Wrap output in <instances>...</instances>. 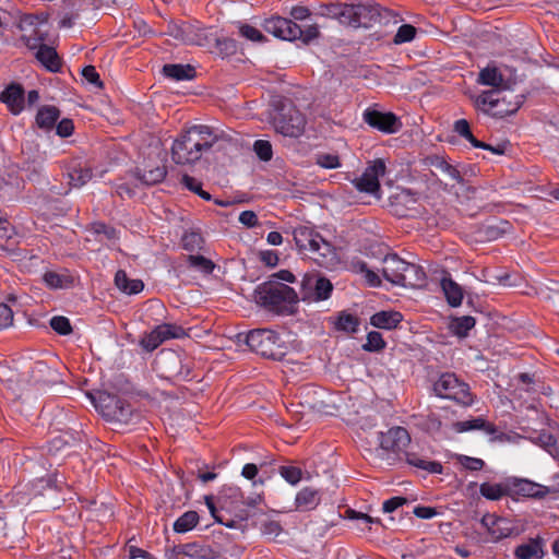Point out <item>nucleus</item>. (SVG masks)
Instances as JSON below:
<instances>
[{
    "mask_svg": "<svg viewBox=\"0 0 559 559\" xmlns=\"http://www.w3.org/2000/svg\"><path fill=\"white\" fill-rule=\"evenodd\" d=\"M322 9V15L336 19L341 24L354 28H368L377 24L395 25L400 22L399 16L394 12L369 1L357 4L331 3Z\"/></svg>",
    "mask_w": 559,
    "mask_h": 559,
    "instance_id": "obj_1",
    "label": "nucleus"
},
{
    "mask_svg": "<svg viewBox=\"0 0 559 559\" xmlns=\"http://www.w3.org/2000/svg\"><path fill=\"white\" fill-rule=\"evenodd\" d=\"M218 140L219 135L211 127L204 124L192 126L174 141L171 158L179 165L193 164Z\"/></svg>",
    "mask_w": 559,
    "mask_h": 559,
    "instance_id": "obj_2",
    "label": "nucleus"
},
{
    "mask_svg": "<svg viewBox=\"0 0 559 559\" xmlns=\"http://www.w3.org/2000/svg\"><path fill=\"white\" fill-rule=\"evenodd\" d=\"M477 110L493 118H504L515 114L523 104V96L513 95L509 91L491 88L472 96Z\"/></svg>",
    "mask_w": 559,
    "mask_h": 559,
    "instance_id": "obj_3",
    "label": "nucleus"
},
{
    "mask_svg": "<svg viewBox=\"0 0 559 559\" xmlns=\"http://www.w3.org/2000/svg\"><path fill=\"white\" fill-rule=\"evenodd\" d=\"M382 264L383 277L394 285L418 287L425 283L424 270L417 264L406 262L395 253L386 254Z\"/></svg>",
    "mask_w": 559,
    "mask_h": 559,
    "instance_id": "obj_4",
    "label": "nucleus"
},
{
    "mask_svg": "<svg viewBox=\"0 0 559 559\" xmlns=\"http://www.w3.org/2000/svg\"><path fill=\"white\" fill-rule=\"evenodd\" d=\"M255 294L259 304L276 312H283L298 300L297 294L292 287L275 281L261 284Z\"/></svg>",
    "mask_w": 559,
    "mask_h": 559,
    "instance_id": "obj_5",
    "label": "nucleus"
},
{
    "mask_svg": "<svg viewBox=\"0 0 559 559\" xmlns=\"http://www.w3.org/2000/svg\"><path fill=\"white\" fill-rule=\"evenodd\" d=\"M246 343L254 353L273 360H281L286 354L277 333L269 329L250 331Z\"/></svg>",
    "mask_w": 559,
    "mask_h": 559,
    "instance_id": "obj_6",
    "label": "nucleus"
},
{
    "mask_svg": "<svg viewBox=\"0 0 559 559\" xmlns=\"http://www.w3.org/2000/svg\"><path fill=\"white\" fill-rule=\"evenodd\" d=\"M58 381L59 377L56 370L51 369L43 361H37L34 364L29 377V382H32V385L36 386L38 390H41L57 383ZM27 383L28 381L26 380L13 381L10 379L9 389H11L13 393L16 394V396L22 397L25 392L29 391V389L25 385Z\"/></svg>",
    "mask_w": 559,
    "mask_h": 559,
    "instance_id": "obj_7",
    "label": "nucleus"
},
{
    "mask_svg": "<svg viewBox=\"0 0 559 559\" xmlns=\"http://www.w3.org/2000/svg\"><path fill=\"white\" fill-rule=\"evenodd\" d=\"M436 394L443 399L469 405L472 395L466 383L460 381L454 373H443L433 384Z\"/></svg>",
    "mask_w": 559,
    "mask_h": 559,
    "instance_id": "obj_8",
    "label": "nucleus"
},
{
    "mask_svg": "<svg viewBox=\"0 0 559 559\" xmlns=\"http://www.w3.org/2000/svg\"><path fill=\"white\" fill-rule=\"evenodd\" d=\"M276 132L284 136L298 138L304 133L306 119L294 106H283L281 112L273 118Z\"/></svg>",
    "mask_w": 559,
    "mask_h": 559,
    "instance_id": "obj_9",
    "label": "nucleus"
},
{
    "mask_svg": "<svg viewBox=\"0 0 559 559\" xmlns=\"http://www.w3.org/2000/svg\"><path fill=\"white\" fill-rule=\"evenodd\" d=\"M385 174V164L382 159L371 162L362 175L356 178L353 183L355 188L365 193L378 195L380 192L379 178Z\"/></svg>",
    "mask_w": 559,
    "mask_h": 559,
    "instance_id": "obj_10",
    "label": "nucleus"
},
{
    "mask_svg": "<svg viewBox=\"0 0 559 559\" xmlns=\"http://www.w3.org/2000/svg\"><path fill=\"white\" fill-rule=\"evenodd\" d=\"M46 22V19L39 20L37 15H26L20 22V28L23 31L22 41L32 50H37L44 46L46 33L39 28V24Z\"/></svg>",
    "mask_w": 559,
    "mask_h": 559,
    "instance_id": "obj_11",
    "label": "nucleus"
},
{
    "mask_svg": "<svg viewBox=\"0 0 559 559\" xmlns=\"http://www.w3.org/2000/svg\"><path fill=\"white\" fill-rule=\"evenodd\" d=\"M364 120L370 127L384 133H395L402 128L400 119L393 112L367 109L364 112Z\"/></svg>",
    "mask_w": 559,
    "mask_h": 559,
    "instance_id": "obj_12",
    "label": "nucleus"
},
{
    "mask_svg": "<svg viewBox=\"0 0 559 559\" xmlns=\"http://www.w3.org/2000/svg\"><path fill=\"white\" fill-rule=\"evenodd\" d=\"M378 440L381 449L399 453L406 449L411 442L408 431L403 427L390 428L386 432H380Z\"/></svg>",
    "mask_w": 559,
    "mask_h": 559,
    "instance_id": "obj_13",
    "label": "nucleus"
},
{
    "mask_svg": "<svg viewBox=\"0 0 559 559\" xmlns=\"http://www.w3.org/2000/svg\"><path fill=\"white\" fill-rule=\"evenodd\" d=\"M263 28L265 32L284 40H296V35H300L299 25L292 20L281 16L265 20Z\"/></svg>",
    "mask_w": 559,
    "mask_h": 559,
    "instance_id": "obj_14",
    "label": "nucleus"
},
{
    "mask_svg": "<svg viewBox=\"0 0 559 559\" xmlns=\"http://www.w3.org/2000/svg\"><path fill=\"white\" fill-rule=\"evenodd\" d=\"M480 523L487 530L492 542L509 537L513 532L510 521L496 514H485Z\"/></svg>",
    "mask_w": 559,
    "mask_h": 559,
    "instance_id": "obj_15",
    "label": "nucleus"
},
{
    "mask_svg": "<svg viewBox=\"0 0 559 559\" xmlns=\"http://www.w3.org/2000/svg\"><path fill=\"white\" fill-rule=\"evenodd\" d=\"M313 254L312 259L321 266L333 269L340 263V258L336 249L326 240L320 237L318 246L310 251Z\"/></svg>",
    "mask_w": 559,
    "mask_h": 559,
    "instance_id": "obj_16",
    "label": "nucleus"
},
{
    "mask_svg": "<svg viewBox=\"0 0 559 559\" xmlns=\"http://www.w3.org/2000/svg\"><path fill=\"white\" fill-rule=\"evenodd\" d=\"M477 82L481 85H488L502 91H509L512 84L511 79L506 78L501 70L491 66L484 68L479 72Z\"/></svg>",
    "mask_w": 559,
    "mask_h": 559,
    "instance_id": "obj_17",
    "label": "nucleus"
},
{
    "mask_svg": "<svg viewBox=\"0 0 559 559\" xmlns=\"http://www.w3.org/2000/svg\"><path fill=\"white\" fill-rule=\"evenodd\" d=\"M0 100L13 115H19L24 108V88L17 83H11L0 93Z\"/></svg>",
    "mask_w": 559,
    "mask_h": 559,
    "instance_id": "obj_18",
    "label": "nucleus"
},
{
    "mask_svg": "<svg viewBox=\"0 0 559 559\" xmlns=\"http://www.w3.org/2000/svg\"><path fill=\"white\" fill-rule=\"evenodd\" d=\"M294 240L299 251H311L318 246L321 235L308 226H298L293 231Z\"/></svg>",
    "mask_w": 559,
    "mask_h": 559,
    "instance_id": "obj_19",
    "label": "nucleus"
},
{
    "mask_svg": "<svg viewBox=\"0 0 559 559\" xmlns=\"http://www.w3.org/2000/svg\"><path fill=\"white\" fill-rule=\"evenodd\" d=\"M95 407L107 418V420L115 417V413L119 408L121 399L107 392H98L96 396H91Z\"/></svg>",
    "mask_w": 559,
    "mask_h": 559,
    "instance_id": "obj_20",
    "label": "nucleus"
},
{
    "mask_svg": "<svg viewBox=\"0 0 559 559\" xmlns=\"http://www.w3.org/2000/svg\"><path fill=\"white\" fill-rule=\"evenodd\" d=\"M313 288V294L305 293L304 299L324 300L328 299L333 290L332 283L325 277L307 278L304 282V288Z\"/></svg>",
    "mask_w": 559,
    "mask_h": 559,
    "instance_id": "obj_21",
    "label": "nucleus"
},
{
    "mask_svg": "<svg viewBox=\"0 0 559 559\" xmlns=\"http://www.w3.org/2000/svg\"><path fill=\"white\" fill-rule=\"evenodd\" d=\"M181 554L191 559H218L219 552L212 546L199 543L185 544Z\"/></svg>",
    "mask_w": 559,
    "mask_h": 559,
    "instance_id": "obj_22",
    "label": "nucleus"
},
{
    "mask_svg": "<svg viewBox=\"0 0 559 559\" xmlns=\"http://www.w3.org/2000/svg\"><path fill=\"white\" fill-rule=\"evenodd\" d=\"M452 428L456 432H466L471 430H483L487 435H495L497 432L495 425L486 421L481 417L453 423Z\"/></svg>",
    "mask_w": 559,
    "mask_h": 559,
    "instance_id": "obj_23",
    "label": "nucleus"
},
{
    "mask_svg": "<svg viewBox=\"0 0 559 559\" xmlns=\"http://www.w3.org/2000/svg\"><path fill=\"white\" fill-rule=\"evenodd\" d=\"M544 555L540 538H532L527 543L519 545L514 550V556L519 559H542Z\"/></svg>",
    "mask_w": 559,
    "mask_h": 559,
    "instance_id": "obj_24",
    "label": "nucleus"
},
{
    "mask_svg": "<svg viewBox=\"0 0 559 559\" xmlns=\"http://www.w3.org/2000/svg\"><path fill=\"white\" fill-rule=\"evenodd\" d=\"M320 503L319 490L312 487H305L295 498V504L297 510L309 511L313 510Z\"/></svg>",
    "mask_w": 559,
    "mask_h": 559,
    "instance_id": "obj_25",
    "label": "nucleus"
},
{
    "mask_svg": "<svg viewBox=\"0 0 559 559\" xmlns=\"http://www.w3.org/2000/svg\"><path fill=\"white\" fill-rule=\"evenodd\" d=\"M168 34L183 44L201 45L199 35L195 33L194 28L189 24L170 25L168 27Z\"/></svg>",
    "mask_w": 559,
    "mask_h": 559,
    "instance_id": "obj_26",
    "label": "nucleus"
},
{
    "mask_svg": "<svg viewBox=\"0 0 559 559\" xmlns=\"http://www.w3.org/2000/svg\"><path fill=\"white\" fill-rule=\"evenodd\" d=\"M515 492L527 498H544L548 488L527 479H520L514 484Z\"/></svg>",
    "mask_w": 559,
    "mask_h": 559,
    "instance_id": "obj_27",
    "label": "nucleus"
},
{
    "mask_svg": "<svg viewBox=\"0 0 559 559\" xmlns=\"http://www.w3.org/2000/svg\"><path fill=\"white\" fill-rule=\"evenodd\" d=\"M70 185L81 188L92 179V168L87 164L76 163L68 173Z\"/></svg>",
    "mask_w": 559,
    "mask_h": 559,
    "instance_id": "obj_28",
    "label": "nucleus"
},
{
    "mask_svg": "<svg viewBox=\"0 0 559 559\" xmlns=\"http://www.w3.org/2000/svg\"><path fill=\"white\" fill-rule=\"evenodd\" d=\"M441 288L451 307H459L462 304L463 290L450 276H445L441 280Z\"/></svg>",
    "mask_w": 559,
    "mask_h": 559,
    "instance_id": "obj_29",
    "label": "nucleus"
},
{
    "mask_svg": "<svg viewBox=\"0 0 559 559\" xmlns=\"http://www.w3.org/2000/svg\"><path fill=\"white\" fill-rule=\"evenodd\" d=\"M402 314L396 311H380L371 317L370 323L379 329L391 330L402 321Z\"/></svg>",
    "mask_w": 559,
    "mask_h": 559,
    "instance_id": "obj_30",
    "label": "nucleus"
},
{
    "mask_svg": "<svg viewBox=\"0 0 559 559\" xmlns=\"http://www.w3.org/2000/svg\"><path fill=\"white\" fill-rule=\"evenodd\" d=\"M163 73L176 81L191 80L195 75V70L190 64H165Z\"/></svg>",
    "mask_w": 559,
    "mask_h": 559,
    "instance_id": "obj_31",
    "label": "nucleus"
},
{
    "mask_svg": "<svg viewBox=\"0 0 559 559\" xmlns=\"http://www.w3.org/2000/svg\"><path fill=\"white\" fill-rule=\"evenodd\" d=\"M36 59L50 71H58L60 59L56 50L47 45L39 47L35 53Z\"/></svg>",
    "mask_w": 559,
    "mask_h": 559,
    "instance_id": "obj_32",
    "label": "nucleus"
},
{
    "mask_svg": "<svg viewBox=\"0 0 559 559\" xmlns=\"http://www.w3.org/2000/svg\"><path fill=\"white\" fill-rule=\"evenodd\" d=\"M116 286L123 293L138 294L144 285L140 280H129L124 271H118L115 276Z\"/></svg>",
    "mask_w": 559,
    "mask_h": 559,
    "instance_id": "obj_33",
    "label": "nucleus"
},
{
    "mask_svg": "<svg viewBox=\"0 0 559 559\" xmlns=\"http://www.w3.org/2000/svg\"><path fill=\"white\" fill-rule=\"evenodd\" d=\"M59 109L53 106L40 108L36 116V123L39 128L51 129L59 118Z\"/></svg>",
    "mask_w": 559,
    "mask_h": 559,
    "instance_id": "obj_34",
    "label": "nucleus"
},
{
    "mask_svg": "<svg viewBox=\"0 0 559 559\" xmlns=\"http://www.w3.org/2000/svg\"><path fill=\"white\" fill-rule=\"evenodd\" d=\"M199 523V514L195 511H187L174 523L176 533H187L194 528Z\"/></svg>",
    "mask_w": 559,
    "mask_h": 559,
    "instance_id": "obj_35",
    "label": "nucleus"
},
{
    "mask_svg": "<svg viewBox=\"0 0 559 559\" xmlns=\"http://www.w3.org/2000/svg\"><path fill=\"white\" fill-rule=\"evenodd\" d=\"M358 325V318L345 311L341 312L334 321L335 329L346 333H355Z\"/></svg>",
    "mask_w": 559,
    "mask_h": 559,
    "instance_id": "obj_36",
    "label": "nucleus"
},
{
    "mask_svg": "<svg viewBox=\"0 0 559 559\" xmlns=\"http://www.w3.org/2000/svg\"><path fill=\"white\" fill-rule=\"evenodd\" d=\"M406 462L415 467L428 471L430 473L440 474L442 465L438 462L420 459L416 453H406Z\"/></svg>",
    "mask_w": 559,
    "mask_h": 559,
    "instance_id": "obj_37",
    "label": "nucleus"
},
{
    "mask_svg": "<svg viewBox=\"0 0 559 559\" xmlns=\"http://www.w3.org/2000/svg\"><path fill=\"white\" fill-rule=\"evenodd\" d=\"M475 319L471 316L455 318L451 321L450 329L455 335L465 337L468 331L475 326Z\"/></svg>",
    "mask_w": 559,
    "mask_h": 559,
    "instance_id": "obj_38",
    "label": "nucleus"
},
{
    "mask_svg": "<svg viewBox=\"0 0 559 559\" xmlns=\"http://www.w3.org/2000/svg\"><path fill=\"white\" fill-rule=\"evenodd\" d=\"M479 492L488 500H499L507 496L508 488L501 484L484 483L479 487Z\"/></svg>",
    "mask_w": 559,
    "mask_h": 559,
    "instance_id": "obj_39",
    "label": "nucleus"
},
{
    "mask_svg": "<svg viewBox=\"0 0 559 559\" xmlns=\"http://www.w3.org/2000/svg\"><path fill=\"white\" fill-rule=\"evenodd\" d=\"M155 331L159 335V338L164 343L167 340L171 338H181L186 335V332L182 326L177 324L164 323L157 325Z\"/></svg>",
    "mask_w": 559,
    "mask_h": 559,
    "instance_id": "obj_40",
    "label": "nucleus"
},
{
    "mask_svg": "<svg viewBox=\"0 0 559 559\" xmlns=\"http://www.w3.org/2000/svg\"><path fill=\"white\" fill-rule=\"evenodd\" d=\"M430 166L435 167L437 170H440L441 173L448 175L450 178L456 180L457 182H462V177L460 175V171L450 165L447 160H444L442 157L435 156L430 158Z\"/></svg>",
    "mask_w": 559,
    "mask_h": 559,
    "instance_id": "obj_41",
    "label": "nucleus"
},
{
    "mask_svg": "<svg viewBox=\"0 0 559 559\" xmlns=\"http://www.w3.org/2000/svg\"><path fill=\"white\" fill-rule=\"evenodd\" d=\"M166 176V168L164 166H156L152 169H145L139 179L145 185H156L164 180Z\"/></svg>",
    "mask_w": 559,
    "mask_h": 559,
    "instance_id": "obj_42",
    "label": "nucleus"
},
{
    "mask_svg": "<svg viewBox=\"0 0 559 559\" xmlns=\"http://www.w3.org/2000/svg\"><path fill=\"white\" fill-rule=\"evenodd\" d=\"M280 474L290 485L298 484L302 478L301 469L292 465L281 466Z\"/></svg>",
    "mask_w": 559,
    "mask_h": 559,
    "instance_id": "obj_43",
    "label": "nucleus"
},
{
    "mask_svg": "<svg viewBox=\"0 0 559 559\" xmlns=\"http://www.w3.org/2000/svg\"><path fill=\"white\" fill-rule=\"evenodd\" d=\"M317 164L326 169H335L341 167L340 156L332 153H321L317 155Z\"/></svg>",
    "mask_w": 559,
    "mask_h": 559,
    "instance_id": "obj_44",
    "label": "nucleus"
},
{
    "mask_svg": "<svg viewBox=\"0 0 559 559\" xmlns=\"http://www.w3.org/2000/svg\"><path fill=\"white\" fill-rule=\"evenodd\" d=\"M385 342L382 338L381 333L372 331L367 335V342L362 348L368 352H378L384 348Z\"/></svg>",
    "mask_w": 559,
    "mask_h": 559,
    "instance_id": "obj_45",
    "label": "nucleus"
},
{
    "mask_svg": "<svg viewBox=\"0 0 559 559\" xmlns=\"http://www.w3.org/2000/svg\"><path fill=\"white\" fill-rule=\"evenodd\" d=\"M415 35H416V28L411 24H404L399 27L393 41L395 44L407 43V41L413 40Z\"/></svg>",
    "mask_w": 559,
    "mask_h": 559,
    "instance_id": "obj_46",
    "label": "nucleus"
},
{
    "mask_svg": "<svg viewBox=\"0 0 559 559\" xmlns=\"http://www.w3.org/2000/svg\"><path fill=\"white\" fill-rule=\"evenodd\" d=\"M50 326L53 331L61 335H68L72 331L69 319L62 316L51 318Z\"/></svg>",
    "mask_w": 559,
    "mask_h": 559,
    "instance_id": "obj_47",
    "label": "nucleus"
},
{
    "mask_svg": "<svg viewBox=\"0 0 559 559\" xmlns=\"http://www.w3.org/2000/svg\"><path fill=\"white\" fill-rule=\"evenodd\" d=\"M239 33L242 37L251 41H263L265 39L263 34L258 28L249 24H239Z\"/></svg>",
    "mask_w": 559,
    "mask_h": 559,
    "instance_id": "obj_48",
    "label": "nucleus"
},
{
    "mask_svg": "<svg viewBox=\"0 0 559 559\" xmlns=\"http://www.w3.org/2000/svg\"><path fill=\"white\" fill-rule=\"evenodd\" d=\"M163 342L159 338V335L157 334L155 329L152 330L150 333L145 334L144 337L141 340V346L147 352H153Z\"/></svg>",
    "mask_w": 559,
    "mask_h": 559,
    "instance_id": "obj_49",
    "label": "nucleus"
},
{
    "mask_svg": "<svg viewBox=\"0 0 559 559\" xmlns=\"http://www.w3.org/2000/svg\"><path fill=\"white\" fill-rule=\"evenodd\" d=\"M253 150L262 160H270L272 158V145L269 141L258 140L254 142Z\"/></svg>",
    "mask_w": 559,
    "mask_h": 559,
    "instance_id": "obj_50",
    "label": "nucleus"
},
{
    "mask_svg": "<svg viewBox=\"0 0 559 559\" xmlns=\"http://www.w3.org/2000/svg\"><path fill=\"white\" fill-rule=\"evenodd\" d=\"M118 407L119 408L115 413L116 416L112 417L111 421L123 423V424L129 423L131 419V416H132V408H131L130 404H128L126 401L122 400Z\"/></svg>",
    "mask_w": 559,
    "mask_h": 559,
    "instance_id": "obj_51",
    "label": "nucleus"
},
{
    "mask_svg": "<svg viewBox=\"0 0 559 559\" xmlns=\"http://www.w3.org/2000/svg\"><path fill=\"white\" fill-rule=\"evenodd\" d=\"M356 267L359 270V272L364 273L366 282L371 287H378L381 285V280H380L379 275L376 272L369 270L365 262L357 263Z\"/></svg>",
    "mask_w": 559,
    "mask_h": 559,
    "instance_id": "obj_52",
    "label": "nucleus"
},
{
    "mask_svg": "<svg viewBox=\"0 0 559 559\" xmlns=\"http://www.w3.org/2000/svg\"><path fill=\"white\" fill-rule=\"evenodd\" d=\"M189 263L193 267L200 269L204 273H211L214 269L213 262L203 255H190Z\"/></svg>",
    "mask_w": 559,
    "mask_h": 559,
    "instance_id": "obj_53",
    "label": "nucleus"
},
{
    "mask_svg": "<svg viewBox=\"0 0 559 559\" xmlns=\"http://www.w3.org/2000/svg\"><path fill=\"white\" fill-rule=\"evenodd\" d=\"M300 35H296V39H300L305 44H309L320 35L318 25H309L305 29L299 26Z\"/></svg>",
    "mask_w": 559,
    "mask_h": 559,
    "instance_id": "obj_54",
    "label": "nucleus"
},
{
    "mask_svg": "<svg viewBox=\"0 0 559 559\" xmlns=\"http://www.w3.org/2000/svg\"><path fill=\"white\" fill-rule=\"evenodd\" d=\"M83 78L91 84L95 85L96 87H102L103 83L99 79V74L97 73L95 67L93 66H86L82 70Z\"/></svg>",
    "mask_w": 559,
    "mask_h": 559,
    "instance_id": "obj_55",
    "label": "nucleus"
},
{
    "mask_svg": "<svg viewBox=\"0 0 559 559\" xmlns=\"http://www.w3.org/2000/svg\"><path fill=\"white\" fill-rule=\"evenodd\" d=\"M261 532L263 535L274 538L281 534L282 526L276 521H266L262 524Z\"/></svg>",
    "mask_w": 559,
    "mask_h": 559,
    "instance_id": "obj_56",
    "label": "nucleus"
},
{
    "mask_svg": "<svg viewBox=\"0 0 559 559\" xmlns=\"http://www.w3.org/2000/svg\"><path fill=\"white\" fill-rule=\"evenodd\" d=\"M13 323V312L4 304H0V330L11 326Z\"/></svg>",
    "mask_w": 559,
    "mask_h": 559,
    "instance_id": "obj_57",
    "label": "nucleus"
},
{
    "mask_svg": "<svg viewBox=\"0 0 559 559\" xmlns=\"http://www.w3.org/2000/svg\"><path fill=\"white\" fill-rule=\"evenodd\" d=\"M460 462L466 469L469 471H480L485 465V462L481 459L471 456H461Z\"/></svg>",
    "mask_w": 559,
    "mask_h": 559,
    "instance_id": "obj_58",
    "label": "nucleus"
},
{
    "mask_svg": "<svg viewBox=\"0 0 559 559\" xmlns=\"http://www.w3.org/2000/svg\"><path fill=\"white\" fill-rule=\"evenodd\" d=\"M406 502H407V499L404 497H393L383 502L382 510L385 513H391V512L395 511L397 508L405 504Z\"/></svg>",
    "mask_w": 559,
    "mask_h": 559,
    "instance_id": "obj_59",
    "label": "nucleus"
},
{
    "mask_svg": "<svg viewBox=\"0 0 559 559\" xmlns=\"http://www.w3.org/2000/svg\"><path fill=\"white\" fill-rule=\"evenodd\" d=\"M239 222L248 228L258 225V216L253 211H243L239 215Z\"/></svg>",
    "mask_w": 559,
    "mask_h": 559,
    "instance_id": "obj_60",
    "label": "nucleus"
},
{
    "mask_svg": "<svg viewBox=\"0 0 559 559\" xmlns=\"http://www.w3.org/2000/svg\"><path fill=\"white\" fill-rule=\"evenodd\" d=\"M74 129L73 122L70 119H63L57 124V134L60 136H69Z\"/></svg>",
    "mask_w": 559,
    "mask_h": 559,
    "instance_id": "obj_61",
    "label": "nucleus"
},
{
    "mask_svg": "<svg viewBox=\"0 0 559 559\" xmlns=\"http://www.w3.org/2000/svg\"><path fill=\"white\" fill-rule=\"evenodd\" d=\"M477 190L473 187H464L462 186L459 191H456V197L460 200L461 203H464L465 201H468L471 199L476 198Z\"/></svg>",
    "mask_w": 559,
    "mask_h": 559,
    "instance_id": "obj_62",
    "label": "nucleus"
},
{
    "mask_svg": "<svg viewBox=\"0 0 559 559\" xmlns=\"http://www.w3.org/2000/svg\"><path fill=\"white\" fill-rule=\"evenodd\" d=\"M44 281L51 288H59L62 286V277L55 272H46L44 274Z\"/></svg>",
    "mask_w": 559,
    "mask_h": 559,
    "instance_id": "obj_63",
    "label": "nucleus"
},
{
    "mask_svg": "<svg viewBox=\"0 0 559 559\" xmlns=\"http://www.w3.org/2000/svg\"><path fill=\"white\" fill-rule=\"evenodd\" d=\"M454 131L462 138L471 136L469 123L465 119H460L454 123Z\"/></svg>",
    "mask_w": 559,
    "mask_h": 559,
    "instance_id": "obj_64",
    "label": "nucleus"
}]
</instances>
